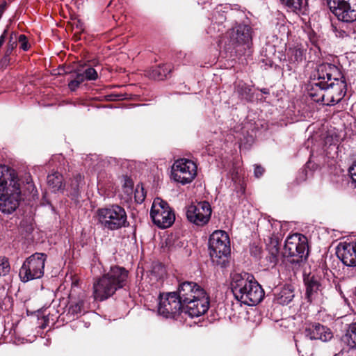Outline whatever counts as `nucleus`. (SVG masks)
<instances>
[{
    "label": "nucleus",
    "mask_w": 356,
    "mask_h": 356,
    "mask_svg": "<svg viewBox=\"0 0 356 356\" xmlns=\"http://www.w3.org/2000/svg\"><path fill=\"white\" fill-rule=\"evenodd\" d=\"M127 277L128 271L125 268L117 266L111 267L108 273L94 282V298L99 301L108 299L127 284Z\"/></svg>",
    "instance_id": "nucleus-4"
},
{
    "label": "nucleus",
    "mask_w": 356,
    "mask_h": 356,
    "mask_svg": "<svg viewBox=\"0 0 356 356\" xmlns=\"http://www.w3.org/2000/svg\"><path fill=\"white\" fill-rule=\"evenodd\" d=\"M327 3L339 21L346 23L356 21V0H327Z\"/></svg>",
    "instance_id": "nucleus-13"
},
{
    "label": "nucleus",
    "mask_w": 356,
    "mask_h": 356,
    "mask_svg": "<svg viewBox=\"0 0 356 356\" xmlns=\"http://www.w3.org/2000/svg\"><path fill=\"white\" fill-rule=\"evenodd\" d=\"M337 254L346 266H356V242L339 245Z\"/></svg>",
    "instance_id": "nucleus-20"
},
{
    "label": "nucleus",
    "mask_w": 356,
    "mask_h": 356,
    "mask_svg": "<svg viewBox=\"0 0 356 356\" xmlns=\"http://www.w3.org/2000/svg\"><path fill=\"white\" fill-rule=\"evenodd\" d=\"M127 277L128 271L125 268L117 266L111 267L108 273L94 282V298L99 301L108 299L127 284Z\"/></svg>",
    "instance_id": "nucleus-3"
},
{
    "label": "nucleus",
    "mask_w": 356,
    "mask_h": 356,
    "mask_svg": "<svg viewBox=\"0 0 356 356\" xmlns=\"http://www.w3.org/2000/svg\"><path fill=\"white\" fill-rule=\"evenodd\" d=\"M81 72L87 81H93L98 78L97 72L93 67H88L86 69H83Z\"/></svg>",
    "instance_id": "nucleus-32"
},
{
    "label": "nucleus",
    "mask_w": 356,
    "mask_h": 356,
    "mask_svg": "<svg viewBox=\"0 0 356 356\" xmlns=\"http://www.w3.org/2000/svg\"><path fill=\"white\" fill-rule=\"evenodd\" d=\"M288 55L291 62L299 63L305 59V50L302 48L296 47L289 50Z\"/></svg>",
    "instance_id": "nucleus-26"
},
{
    "label": "nucleus",
    "mask_w": 356,
    "mask_h": 356,
    "mask_svg": "<svg viewBox=\"0 0 356 356\" xmlns=\"http://www.w3.org/2000/svg\"><path fill=\"white\" fill-rule=\"evenodd\" d=\"M236 92L241 99L250 101L253 97L251 88L245 83H239L236 86Z\"/></svg>",
    "instance_id": "nucleus-27"
},
{
    "label": "nucleus",
    "mask_w": 356,
    "mask_h": 356,
    "mask_svg": "<svg viewBox=\"0 0 356 356\" xmlns=\"http://www.w3.org/2000/svg\"><path fill=\"white\" fill-rule=\"evenodd\" d=\"M308 254L307 239L304 235L296 233L286 238L283 255L288 259L289 263L300 266L306 260Z\"/></svg>",
    "instance_id": "nucleus-7"
},
{
    "label": "nucleus",
    "mask_w": 356,
    "mask_h": 356,
    "mask_svg": "<svg viewBox=\"0 0 356 356\" xmlns=\"http://www.w3.org/2000/svg\"><path fill=\"white\" fill-rule=\"evenodd\" d=\"M210 256L213 262L220 263L219 259L227 257L230 253L229 238L225 231L216 230L209 237Z\"/></svg>",
    "instance_id": "nucleus-11"
},
{
    "label": "nucleus",
    "mask_w": 356,
    "mask_h": 356,
    "mask_svg": "<svg viewBox=\"0 0 356 356\" xmlns=\"http://www.w3.org/2000/svg\"><path fill=\"white\" fill-rule=\"evenodd\" d=\"M79 85L80 84L78 83V81H76L74 79L68 83V86L71 90H75Z\"/></svg>",
    "instance_id": "nucleus-39"
},
{
    "label": "nucleus",
    "mask_w": 356,
    "mask_h": 356,
    "mask_svg": "<svg viewBox=\"0 0 356 356\" xmlns=\"http://www.w3.org/2000/svg\"><path fill=\"white\" fill-rule=\"evenodd\" d=\"M176 292L184 305V312L191 317L200 316L207 312L209 306V297L197 283L183 282L179 284Z\"/></svg>",
    "instance_id": "nucleus-2"
},
{
    "label": "nucleus",
    "mask_w": 356,
    "mask_h": 356,
    "mask_svg": "<svg viewBox=\"0 0 356 356\" xmlns=\"http://www.w3.org/2000/svg\"><path fill=\"white\" fill-rule=\"evenodd\" d=\"M293 291L290 286H284L277 295V302L282 305L289 304L293 298Z\"/></svg>",
    "instance_id": "nucleus-25"
},
{
    "label": "nucleus",
    "mask_w": 356,
    "mask_h": 356,
    "mask_svg": "<svg viewBox=\"0 0 356 356\" xmlns=\"http://www.w3.org/2000/svg\"><path fill=\"white\" fill-rule=\"evenodd\" d=\"M35 196L37 190L29 174L19 177L15 170L0 165V211L10 214L19 207L22 194Z\"/></svg>",
    "instance_id": "nucleus-1"
},
{
    "label": "nucleus",
    "mask_w": 356,
    "mask_h": 356,
    "mask_svg": "<svg viewBox=\"0 0 356 356\" xmlns=\"http://www.w3.org/2000/svg\"><path fill=\"white\" fill-rule=\"evenodd\" d=\"M5 6L4 5H0V10H2V13L4 10Z\"/></svg>",
    "instance_id": "nucleus-40"
},
{
    "label": "nucleus",
    "mask_w": 356,
    "mask_h": 356,
    "mask_svg": "<svg viewBox=\"0 0 356 356\" xmlns=\"http://www.w3.org/2000/svg\"><path fill=\"white\" fill-rule=\"evenodd\" d=\"M18 41L20 44V48L24 51H26L29 49L28 42L26 41V38L24 35H19Z\"/></svg>",
    "instance_id": "nucleus-36"
},
{
    "label": "nucleus",
    "mask_w": 356,
    "mask_h": 356,
    "mask_svg": "<svg viewBox=\"0 0 356 356\" xmlns=\"http://www.w3.org/2000/svg\"><path fill=\"white\" fill-rule=\"evenodd\" d=\"M1 15H2V10H0V18L1 17Z\"/></svg>",
    "instance_id": "nucleus-42"
},
{
    "label": "nucleus",
    "mask_w": 356,
    "mask_h": 356,
    "mask_svg": "<svg viewBox=\"0 0 356 356\" xmlns=\"http://www.w3.org/2000/svg\"><path fill=\"white\" fill-rule=\"evenodd\" d=\"M306 298L310 302H321L324 298L325 286L318 275L309 273L304 277Z\"/></svg>",
    "instance_id": "nucleus-16"
},
{
    "label": "nucleus",
    "mask_w": 356,
    "mask_h": 356,
    "mask_svg": "<svg viewBox=\"0 0 356 356\" xmlns=\"http://www.w3.org/2000/svg\"><path fill=\"white\" fill-rule=\"evenodd\" d=\"M325 90L321 96L325 98L326 105H334L339 102L346 92V83L339 70V75L330 76V80L325 79ZM322 92V90H321Z\"/></svg>",
    "instance_id": "nucleus-10"
},
{
    "label": "nucleus",
    "mask_w": 356,
    "mask_h": 356,
    "mask_svg": "<svg viewBox=\"0 0 356 356\" xmlns=\"http://www.w3.org/2000/svg\"><path fill=\"white\" fill-rule=\"evenodd\" d=\"M47 255L36 252L28 257L19 269V276L23 282L40 279L44 275Z\"/></svg>",
    "instance_id": "nucleus-8"
},
{
    "label": "nucleus",
    "mask_w": 356,
    "mask_h": 356,
    "mask_svg": "<svg viewBox=\"0 0 356 356\" xmlns=\"http://www.w3.org/2000/svg\"><path fill=\"white\" fill-rule=\"evenodd\" d=\"M196 175L197 165L191 160L180 159L172 165V178L183 185L191 183Z\"/></svg>",
    "instance_id": "nucleus-14"
},
{
    "label": "nucleus",
    "mask_w": 356,
    "mask_h": 356,
    "mask_svg": "<svg viewBox=\"0 0 356 356\" xmlns=\"http://www.w3.org/2000/svg\"><path fill=\"white\" fill-rule=\"evenodd\" d=\"M343 339L350 348L356 349V322L349 325Z\"/></svg>",
    "instance_id": "nucleus-23"
},
{
    "label": "nucleus",
    "mask_w": 356,
    "mask_h": 356,
    "mask_svg": "<svg viewBox=\"0 0 356 356\" xmlns=\"http://www.w3.org/2000/svg\"><path fill=\"white\" fill-rule=\"evenodd\" d=\"M83 301L79 300L76 302H72L69 307V313L72 314L74 316L80 314L83 307Z\"/></svg>",
    "instance_id": "nucleus-31"
},
{
    "label": "nucleus",
    "mask_w": 356,
    "mask_h": 356,
    "mask_svg": "<svg viewBox=\"0 0 356 356\" xmlns=\"http://www.w3.org/2000/svg\"><path fill=\"white\" fill-rule=\"evenodd\" d=\"M10 271V265L6 258L0 257V276H4Z\"/></svg>",
    "instance_id": "nucleus-34"
},
{
    "label": "nucleus",
    "mask_w": 356,
    "mask_h": 356,
    "mask_svg": "<svg viewBox=\"0 0 356 356\" xmlns=\"http://www.w3.org/2000/svg\"><path fill=\"white\" fill-rule=\"evenodd\" d=\"M82 181L81 175H76L72 180L67 188L69 195L72 200H76L79 195V187Z\"/></svg>",
    "instance_id": "nucleus-24"
},
{
    "label": "nucleus",
    "mask_w": 356,
    "mask_h": 356,
    "mask_svg": "<svg viewBox=\"0 0 356 356\" xmlns=\"http://www.w3.org/2000/svg\"><path fill=\"white\" fill-rule=\"evenodd\" d=\"M304 334L307 338L311 340H321L322 341H328L333 337L332 332L328 327L318 323L307 325Z\"/></svg>",
    "instance_id": "nucleus-19"
},
{
    "label": "nucleus",
    "mask_w": 356,
    "mask_h": 356,
    "mask_svg": "<svg viewBox=\"0 0 356 356\" xmlns=\"http://www.w3.org/2000/svg\"><path fill=\"white\" fill-rule=\"evenodd\" d=\"M339 75V68L331 63H322L318 65L313 73V83L309 89V95L316 102H321L326 105L325 98H322L325 91V79L330 80V76Z\"/></svg>",
    "instance_id": "nucleus-6"
},
{
    "label": "nucleus",
    "mask_w": 356,
    "mask_h": 356,
    "mask_svg": "<svg viewBox=\"0 0 356 356\" xmlns=\"http://www.w3.org/2000/svg\"><path fill=\"white\" fill-rule=\"evenodd\" d=\"M135 200L138 203H142L145 198V193L144 192V188L142 186L137 185L135 193H134Z\"/></svg>",
    "instance_id": "nucleus-33"
},
{
    "label": "nucleus",
    "mask_w": 356,
    "mask_h": 356,
    "mask_svg": "<svg viewBox=\"0 0 356 356\" xmlns=\"http://www.w3.org/2000/svg\"><path fill=\"white\" fill-rule=\"evenodd\" d=\"M74 79L76 81H78V83L81 84L83 81H86V78L84 77V75L81 71L76 72L75 77Z\"/></svg>",
    "instance_id": "nucleus-38"
},
{
    "label": "nucleus",
    "mask_w": 356,
    "mask_h": 356,
    "mask_svg": "<svg viewBox=\"0 0 356 356\" xmlns=\"http://www.w3.org/2000/svg\"><path fill=\"white\" fill-rule=\"evenodd\" d=\"M98 217L102 225L110 230L118 229L127 224L126 211L118 205L99 209Z\"/></svg>",
    "instance_id": "nucleus-9"
},
{
    "label": "nucleus",
    "mask_w": 356,
    "mask_h": 356,
    "mask_svg": "<svg viewBox=\"0 0 356 356\" xmlns=\"http://www.w3.org/2000/svg\"><path fill=\"white\" fill-rule=\"evenodd\" d=\"M186 214L188 221L196 225L203 226L210 220L211 208L209 202H200L187 207Z\"/></svg>",
    "instance_id": "nucleus-17"
},
{
    "label": "nucleus",
    "mask_w": 356,
    "mask_h": 356,
    "mask_svg": "<svg viewBox=\"0 0 356 356\" xmlns=\"http://www.w3.org/2000/svg\"><path fill=\"white\" fill-rule=\"evenodd\" d=\"M171 72L170 65H163L153 67L149 71V76L154 79L162 80Z\"/></svg>",
    "instance_id": "nucleus-22"
},
{
    "label": "nucleus",
    "mask_w": 356,
    "mask_h": 356,
    "mask_svg": "<svg viewBox=\"0 0 356 356\" xmlns=\"http://www.w3.org/2000/svg\"><path fill=\"white\" fill-rule=\"evenodd\" d=\"M268 250L270 255V262L275 264L277 261V257L280 253L278 242L275 240L271 241L268 245Z\"/></svg>",
    "instance_id": "nucleus-29"
},
{
    "label": "nucleus",
    "mask_w": 356,
    "mask_h": 356,
    "mask_svg": "<svg viewBox=\"0 0 356 356\" xmlns=\"http://www.w3.org/2000/svg\"><path fill=\"white\" fill-rule=\"evenodd\" d=\"M234 297L247 305H255L264 297L261 285L248 274H234L231 282Z\"/></svg>",
    "instance_id": "nucleus-5"
},
{
    "label": "nucleus",
    "mask_w": 356,
    "mask_h": 356,
    "mask_svg": "<svg viewBox=\"0 0 356 356\" xmlns=\"http://www.w3.org/2000/svg\"><path fill=\"white\" fill-rule=\"evenodd\" d=\"M158 312L165 318H175L180 312H184V305L177 292L160 294Z\"/></svg>",
    "instance_id": "nucleus-15"
},
{
    "label": "nucleus",
    "mask_w": 356,
    "mask_h": 356,
    "mask_svg": "<svg viewBox=\"0 0 356 356\" xmlns=\"http://www.w3.org/2000/svg\"><path fill=\"white\" fill-rule=\"evenodd\" d=\"M17 47V39H13V35L10 36V40L6 46V50L5 51V54L3 58L1 59V63L3 65H7L9 63L10 58L9 56L12 54L14 49Z\"/></svg>",
    "instance_id": "nucleus-28"
},
{
    "label": "nucleus",
    "mask_w": 356,
    "mask_h": 356,
    "mask_svg": "<svg viewBox=\"0 0 356 356\" xmlns=\"http://www.w3.org/2000/svg\"><path fill=\"white\" fill-rule=\"evenodd\" d=\"M355 296H356V288H355Z\"/></svg>",
    "instance_id": "nucleus-43"
},
{
    "label": "nucleus",
    "mask_w": 356,
    "mask_h": 356,
    "mask_svg": "<svg viewBox=\"0 0 356 356\" xmlns=\"http://www.w3.org/2000/svg\"><path fill=\"white\" fill-rule=\"evenodd\" d=\"M282 3L286 6L291 11L300 10L302 6V0H280Z\"/></svg>",
    "instance_id": "nucleus-30"
},
{
    "label": "nucleus",
    "mask_w": 356,
    "mask_h": 356,
    "mask_svg": "<svg viewBox=\"0 0 356 356\" xmlns=\"http://www.w3.org/2000/svg\"><path fill=\"white\" fill-rule=\"evenodd\" d=\"M19 226L20 228L22 229V231L26 233H31L33 229V225L31 223H29L27 220H22L20 222Z\"/></svg>",
    "instance_id": "nucleus-35"
},
{
    "label": "nucleus",
    "mask_w": 356,
    "mask_h": 356,
    "mask_svg": "<svg viewBox=\"0 0 356 356\" xmlns=\"http://www.w3.org/2000/svg\"><path fill=\"white\" fill-rule=\"evenodd\" d=\"M322 271H323V273H324L323 270H322ZM325 271H326V272L325 273V274H327V269H325Z\"/></svg>",
    "instance_id": "nucleus-41"
},
{
    "label": "nucleus",
    "mask_w": 356,
    "mask_h": 356,
    "mask_svg": "<svg viewBox=\"0 0 356 356\" xmlns=\"http://www.w3.org/2000/svg\"><path fill=\"white\" fill-rule=\"evenodd\" d=\"M150 216L153 222L161 228L170 227L175 220V214L168 204L159 197L154 200Z\"/></svg>",
    "instance_id": "nucleus-12"
},
{
    "label": "nucleus",
    "mask_w": 356,
    "mask_h": 356,
    "mask_svg": "<svg viewBox=\"0 0 356 356\" xmlns=\"http://www.w3.org/2000/svg\"><path fill=\"white\" fill-rule=\"evenodd\" d=\"M233 46L248 44L252 40V28L247 24H238L228 31Z\"/></svg>",
    "instance_id": "nucleus-18"
},
{
    "label": "nucleus",
    "mask_w": 356,
    "mask_h": 356,
    "mask_svg": "<svg viewBox=\"0 0 356 356\" xmlns=\"http://www.w3.org/2000/svg\"><path fill=\"white\" fill-rule=\"evenodd\" d=\"M264 172V169L263 167H261V165H255L254 173V176L256 177H257V178L260 177L261 176H262Z\"/></svg>",
    "instance_id": "nucleus-37"
},
{
    "label": "nucleus",
    "mask_w": 356,
    "mask_h": 356,
    "mask_svg": "<svg viewBox=\"0 0 356 356\" xmlns=\"http://www.w3.org/2000/svg\"><path fill=\"white\" fill-rule=\"evenodd\" d=\"M63 180L62 175L58 172H54L47 176V184L54 192L63 190Z\"/></svg>",
    "instance_id": "nucleus-21"
}]
</instances>
